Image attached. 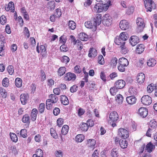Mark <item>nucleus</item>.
I'll return each mask as SVG.
<instances>
[{
	"instance_id": "1",
	"label": "nucleus",
	"mask_w": 157,
	"mask_h": 157,
	"mask_svg": "<svg viewBox=\"0 0 157 157\" xmlns=\"http://www.w3.org/2000/svg\"><path fill=\"white\" fill-rule=\"evenodd\" d=\"M136 23L137 25V31L138 32H142L145 25L143 19L140 17H138L136 20Z\"/></svg>"
},
{
	"instance_id": "2",
	"label": "nucleus",
	"mask_w": 157,
	"mask_h": 157,
	"mask_svg": "<svg viewBox=\"0 0 157 157\" xmlns=\"http://www.w3.org/2000/svg\"><path fill=\"white\" fill-rule=\"evenodd\" d=\"M102 23L106 26L110 25L112 21L111 17L109 14H105L103 17Z\"/></svg>"
},
{
	"instance_id": "3",
	"label": "nucleus",
	"mask_w": 157,
	"mask_h": 157,
	"mask_svg": "<svg viewBox=\"0 0 157 157\" xmlns=\"http://www.w3.org/2000/svg\"><path fill=\"white\" fill-rule=\"evenodd\" d=\"M118 135L124 139L128 138L129 136L128 132L123 128H120L119 129Z\"/></svg>"
},
{
	"instance_id": "4",
	"label": "nucleus",
	"mask_w": 157,
	"mask_h": 157,
	"mask_svg": "<svg viewBox=\"0 0 157 157\" xmlns=\"http://www.w3.org/2000/svg\"><path fill=\"white\" fill-rule=\"evenodd\" d=\"M141 101L144 105H148L151 103L152 100L151 98L149 96L145 95L142 97Z\"/></svg>"
},
{
	"instance_id": "5",
	"label": "nucleus",
	"mask_w": 157,
	"mask_h": 157,
	"mask_svg": "<svg viewBox=\"0 0 157 157\" xmlns=\"http://www.w3.org/2000/svg\"><path fill=\"white\" fill-rule=\"evenodd\" d=\"M94 9L95 11L100 13L103 10H106V6H105V5L98 3L95 5Z\"/></svg>"
},
{
	"instance_id": "6",
	"label": "nucleus",
	"mask_w": 157,
	"mask_h": 157,
	"mask_svg": "<svg viewBox=\"0 0 157 157\" xmlns=\"http://www.w3.org/2000/svg\"><path fill=\"white\" fill-rule=\"evenodd\" d=\"M146 3L145 4V7L147 9V11L151 12L152 9H155L153 6L155 4L152 0H146Z\"/></svg>"
},
{
	"instance_id": "7",
	"label": "nucleus",
	"mask_w": 157,
	"mask_h": 157,
	"mask_svg": "<svg viewBox=\"0 0 157 157\" xmlns=\"http://www.w3.org/2000/svg\"><path fill=\"white\" fill-rule=\"evenodd\" d=\"M110 120H109L108 122L111 123V122H114L117 121L118 119V115L117 112L113 111L112 112L109 116Z\"/></svg>"
},
{
	"instance_id": "8",
	"label": "nucleus",
	"mask_w": 157,
	"mask_h": 157,
	"mask_svg": "<svg viewBox=\"0 0 157 157\" xmlns=\"http://www.w3.org/2000/svg\"><path fill=\"white\" fill-rule=\"evenodd\" d=\"M76 76L75 74L68 72L65 75L64 78L67 81H74L76 79Z\"/></svg>"
},
{
	"instance_id": "9",
	"label": "nucleus",
	"mask_w": 157,
	"mask_h": 157,
	"mask_svg": "<svg viewBox=\"0 0 157 157\" xmlns=\"http://www.w3.org/2000/svg\"><path fill=\"white\" fill-rule=\"evenodd\" d=\"M137 81L140 84H143L145 79V76L144 74L142 72L138 74L137 77Z\"/></svg>"
},
{
	"instance_id": "10",
	"label": "nucleus",
	"mask_w": 157,
	"mask_h": 157,
	"mask_svg": "<svg viewBox=\"0 0 157 157\" xmlns=\"http://www.w3.org/2000/svg\"><path fill=\"white\" fill-rule=\"evenodd\" d=\"M139 115L143 118L146 117L148 114V110L144 107H141L138 110Z\"/></svg>"
},
{
	"instance_id": "11",
	"label": "nucleus",
	"mask_w": 157,
	"mask_h": 157,
	"mask_svg": "<svg viewBox=\"0 0 157 157\" xmlns=\"http://www.w3.org/2000/svg\"><path fill=\"white\" fill-rule=\"evenodd\" d=\"M120 27L123 30H126L129 28V24L126 20H122L120 23Z\"/></svg>"
},
{
	"instance_id": "12",
	"label": "nucleus",
	"mask_w": 157,
	"mask_h": 157,
	"mask_svg": "<svg viewBox=\"0 0 157 157\" xmlns=\"http://www.w3.org/2000/svg\"><path fill=\"white\" fill-rule=\"evenodd\" d=\"M95 23L93 22V20L91 21H87L85 23L86 27L88 29L93 28L95 30L96 29L97 25Z\"/></svg>"
},
{
	"instance_id": "13",
	"label": "nucleus",
	"mask_w": 157,
	"mask_h": 157,
	"mask_svg": "<svg viewBox=\"0 0 157 157\" xmlns=\"http://www.w3.org/2000/svg\"><path fill=\"white\" fill-rule=\"evenodd\" d=\"M139 42V39L136 36H131L129 40V43L132 46L136 45Z\"/></svg>"
},
{
	"instance_id": "14",
	"label": "nucleus",
	"mask_w": 157,
	"mask_h": 157,
	"mask_svg": "<svg viewBox=\"0 0 157 157\" xmlns=\"http://www.w3.org/2000/svg\"><path fill=\"white\" fill-rule=\"evenodd\" d=\"M126 101L129 105H132L135 104L136 101V98L135 96H128L126 98Z\"/></svg>"
},
{
	"instance_id": "15",
	"label": "nucleus",
	"mask_w": 157,
	"mask_h": 157,
	"mask_svg": "<svg viewBox=\"0 0 157 157\" xmlns=\"http://www.w3.org/2000/svg\"><path fill=\"white\" fill-rule=\"evenodd\" d=\"M125 82L123 80L120 79L117 80L115 83V86L118 89H121L123 88L125 86Z\"/></svg>"
},
{
	"instance_id": "16",
	"label": "nucleus",
	"mask_w": 157,
	"mask_h": 157,
	"mask_svg": "<svg viewBox=\"0 0 157 157\" xmlns=\"http://www.w3.org/2000/svg\"><path fill=\"white\" fill-rule=\"evenodd\" d=\"M101 14L98 13L96 15L95 17L94 18L93 22L95 23V24L97 25H99L101 23Z\"/></svg>"
},
{
	"instance_id": "17",
	"label": "nucleus",
	"mask_w": 157,
	"mask_h": 157,
	"mask_svg": "<svg viewBox=\"0 0 157 157\" xmlns=\"http://www.w3.org/2000/svg\"><path fill=\"white\" fill-rule=\"evenodd\" d=\"M96 144V141L94 139H90L87 140V145L89 147L93 150L95 147Z\"/></svg>"
},
{
	"instance_id": "18",
	"label": "nucleus",
	"mask_w": 157,
	"mask_h": 157,
	"mask_svg": "<svg viewBox=\"0 0 157 157\" xmlns=\"http://www.w3.org/2000/svg\"><path fill=\"white\" fill-rule=\"evenodd\" d=\"M97 54V50L93 48H90L88 56L90 57H95Z\"/></svg>"
},
{
	"instance_id": "19",
	"label": "nucleus",
	"mask_w": 157,
	"mask_h": 157,
	"mask_svg": "<svg viewBox=\"0 0 157 157\" xmlns=\"http://www.w3.org/2000/svg\"><path fill=\"white\" fill-rule=\"evenodd\" d=\"M29 98V96L27 94H23L20 95V100L23 105H25Z\"/></svg>"
},
{
	"instance_id": "20",
	"label": "nucleus",
	"mask_w": 157,
	"mask_h": 157,
	"mask_svg": "<svg viewBox=\"0 0 157 157\" xmlns=\"http://www.w3.org/2000/svg\"><path fill=\"white\" fill-rule=\"evenodd\" d=\"M38 111L36 109H33L31 113V119L32 121H34L36 118L37 115V114Z\"/></svg>"
},
{
	"instance_id": "21",
	"label": "nucleus",
	"mask_w": 157,
	"mask_h": 157,
	"mask_svg": "<svg viewBox=\"0 0 157 157\" xmlns=\"http://www.w3.org/2000/svg\"><path fill=\"white\" fill-rule=\"evenodd\" d=\"M40 51L39 50L38 45H37L36 47V51L38 53H39L40 52L41 54L43 56L47 52L46 49L44 45H41L40 47Z\"/></svg>"
},
{
	"instance_id": "22",
	"label": "nucleus",
	"mask_w": 157,
	"mask_h": 157,
	"mask_svg": "<svg viewBox=\"0 0 157 157\" xmlns=\"http://www.w3.org/2000/svg\"><path fill=\"white\" fill-rule=\"evenodd\" d=\"M119 64H122V65L127 67L129 64L128 60L125 58L122 57L119 59Z\"/></svg>"
},
{
	"instance_id": "23",
	"label": "nucleus",
	"mask_w": 157,
	"mask_h": 157,
	"mask_svg": "<svg viewBox=\"0 0 157 157\" xmlns=\"http://www.w3.org/2000/svg\"><path fill=\"white\" fill-rule=\"evenodd\" d=\"M49 99L47 100H49V101H51L52 103H56L58 100L57 97L54 94H51L49 96Z\"/></svg>"
},
{
	"instance_id": "24",
	"label": "nucleus",
	"mask_w": 157,
	"mask_h": 157,
	"mask_svg": "<svg viewBox=\"0 0 157 157\" xmlns=\"http://www.w3.org/2000/svg\"><path fill=\"white\" fill-rule=\"evenodd\" d=\"M114 42L116 44L118 45H120V46L124 45V44L125 43L124 40H122L120 38L119 39V38L117 36L116 38L114 40Z\"/></svg>"
},
{
	"instance_id": "25",
	"label": "nucleus",
	"mask_w": 157,
	"mask_h": 157,
	"mask_svg": "<svg viewBox=\"0 0 157 157\" xmlns=\"http://www.w3.org/2000/svg\"><path fill=\"white\" fill-rule=\"evenodd\" d=\"M144 50V46L143 44H140L137 46L136 52L138 54H141Z\"/></svg>"
},
{
	"instance_id": "26",
	"label": "nucleus",
	"mask_w": 157,
	"mask_h": 157,
	"mask_svg": "<svg viewBox=\"0 0 157 157\" xmlns=\"http://www.w3.org/2000/svg\"><path fill=\"white\" fill-rule=\"evenodd\" d=\"M61 103L64 105H67L69 103L68 98L65 95L61 96Z\"/></svg>"
},
{
	"instance_id": "27",
	"label": "nucleus",
	"mask_w": 157,
	"mask_h": 157,
	"mask_svg": "<svg viewBox=\"0 0 157 157\" xmlns=\"http://www.w3.org/2000/svg\"><path fill=\"white\" fill-rule=\"evenodd\" d=\"M116 100L118 104H122L124 100L123 96L121 94H117L116 97Z\"/></svg>"
},
{
	"instance_id": "28",
	"label": "nucleus",
	"mask_w": 157,
	"mask_h": 157,
	"mask_svg": "<svg viewBox=\"0 0 157 157\" xmlns=\"http://www.w3.org/2000/svg\"><path fill=\"white\" fill-rule=\"evenodd\" d=\"M119 144L121 147L124 149L127 147L128 143L125 139H124V140L121 139L119 141Z\"/></svg>"
},
{
	"instance_id": "29",
	"label": "nucleus",
	"mask_w": 157,
	"mask_h": 157,
	"mask_svg": "<svg viewBox=\"0 0 157 157\" xmlns=\"http://www.w3.org/2000/svg\"><path fill=\"white\" fill-rule=\"evenodd\" d=\"M22 121L23 123L29 124L30 123V117L27 114L24 115L22 118Z\"/></svg>"
},
{
	"instance_id": "30",
	"label": "nucleus",
	"mask_w": 157,
	"mask_h": 157,
	"mask_svg": "<svg viewBox=\"0 0 157 157\" xmlns=\"http://www.w3.org/2000/svg\"><path fill=\"white\" fill-rule=\"evenodd\" d=\"M80 39L82 41H86L88 39V36L84 33H80L79 35Z\"/></svg>"
},
{
	"instance_id": "31",
	"label": "nucleus",
	"mask_w": 157,
	"mask_h": 157,
	"mask_svg": "<svg viewBox=\"0 0 157 157\" xmlns=\"http://www.w3.org/2000/svg\"><path fill=\"white\" fill-rule=\"evenodd\" d=\"M155 147L154 145H153L151 142L147 144L146 147L145 149L148 152L150 153L152 151V150Z\"/></svg>"
},
{
	"instance_id": "32",
	"label": "nucleus",
	"mask_w": 157,
	"mask_h": 157,
	"mask_svg": "<svg viewBox=\"0 0 157 157\" xmlns=\"http://www.w3.org/2000/svg\"><path fill=\"white\" fill-rule=\"evenodd\" d=\"M84 139V136L82 134H78L75 137V140L78 142H82Z\"/></svg>"
},
{
	"instance_id": "33",
	"label": "nucleus",
	"mask_w": 157,
	"mask_h": 157,
	"mask_svg": "<svg viewBox=\"0 0 157 157\" xmlns=\"http://www.w3.org/2000/svg\"><path fill=\"white\" fill-rule=\"evenodd\" d=\"M89 128L87 123H82L80 125V128L83 131H86Z\"/></svg>"
},
{
	"instance_id": "34",
	"label": "nucleus",
	"mask_w": 157,
	"mask_h": 157,
	"mask_svg": "<svg viewBox=\"0 0 157 157\" xmlns=\"http://www.w3.org/2000/svg\"><path fill=\"white\" fill-rule=\"evenodd\" d=\"M66 72V68L65 67H60L58 71V74L61 76L63 75Z\"/></svg>"
},
{
	"instance_id": "35",
	"label": "nucleus",
	"mask_w": 157,
	"mask_h": 157,
	"mask_svg": "<svg viewBox=\"0 0 157 157\" xmlns=\"http://www.w3.org/2000/svg\"><path fill=\"white\" fill-rule=\"evenodd\" d=\"M119 38V39H121L124 40V41L126 40L128 36H127V33L125 32H122L121 33L119 36H117Z\"/></svg>"
},
{
	"instance_id": "36",
	"label": "nucleus",
	"mask_w": 157,
	"mask_h": 157,
	"mask_svg": "<svg viewBox=\"0 0 157 157\" xmlns=\"http://www.w3.org/2000/svg\"><path fill=\"white\" fill-rule=\"evenodd\" d=\"M69 127L67 125H64L62 128L61 132L63 135H66L68 132Z\"/></svg>"
},
{
	"instance_id": "37",
	"label": "nucleus",
	"mask_w": 157,
	"mask_h": 157,
	"mask_svg": "<svg viewBox=\"0 0 157 157\" xmlns=\"http://www.w3.org/2000/svg\"><path fill=\"white\" fill-rule=\"evenodd\" d=\"M48 8L50 10H53L55 7V3L54 1H51L48 3Z\"/></svg>"
},
{
	"instance_id": "38",
	"label": "nucleus",
	"mask_w": 157,
	"mask_h": 157,
	"mask_svg": "<svg viewBox=\"0 0 157 157\" xmlns=\"http://www.w3.org/2000/svg\"><path fill=\"white\" fill-rule=\"evenodd\" d=\"M156 63V61L153 59H150L147 62V64L149 67H153Z\"/></svg>"
},
{
	"instance_id": "39",
	"label": "nucleus",
	"mask_w": 157,
	"mask_h": 157,
	"mask_svg": "<svg viewBox=\"0 0 157 157\" xmlns=\"http://www.w3.org/2000/svg\"><path fill=\"white\" fill-rule=\"evenodd\" d=\"M68 25L70 29L74 30L76 28L75 23L73 21H70L68 23Z\"/></svg>"
},
{
	"instance_id": "40",
	"label": "nucleus",
	"mask_w": 157,
	"mask_h": 157,
	"mask_svg": "<svg viewBox=\"0 0 157 157\" xmlns=\"http://www.w3.org/2000/svg\"><path fill=\"white\" fill-rule=\"evenodd\" d=\"M15 83L16 86L17 87H21L22 85V80L21 78H17L15 80Z\"/></svg>"
},
{
	"instance_id": "41",
	"label": "nucleus",
	"mask_w": 157,
	"mask_h": 157,
	"mask_svg": "<svg viewBox=\"0 0 157 157\" xmlns=\"http://www.w3.org/2000/svg\"><path fill=\"white\" fill-rule=\"evenodd\" d=\"M118 89L116 87V86H115L110 88V93L112 95H114L117 92Z\"/></svg>"
},
{
	"instance_id": "42",
	"label": "nucleus",
	"mask_w": 157,
	"mask_h": 157,
	"mask_svg": "<svg viewBox=\"0 0 157 157\" xmlns=\"http://www.w3.org/2000/svg\"><path fill=\"white\" fill-rule=\"evenodd\" d=\"M10 136L11 140L13 142H17L18 140V138L16 134L13 133H10Z\"/></svg>"
},
{
	"instance_id": "43",
	"label": "nucleus",
	"mask_w": 157,
	"mask_h": 157,
	"mask_svg": "<svg viewBox=\"0 0 157 157\" xmlns=\"http://www.w3.org/2000/svg\"><path fill=\"white\" fill-rule=\"evenodd\" d=\"M43 151L42 150L40 149H37L36 150V153L33 154L34 156H38V157H43Z\"/></svg>"
},
{
	"instance_id": "44",
	"label": "nucleus",
	"mask_w": 157,
	"mask_h": 157,
	"mask_svg": "<svg viewBox=\"0 0 157 157\" xmlns=\"http://www.w3.org/2000/svg\"><path fill=\"white\" fill-rule=\"evenodd\" d=\"M149 124L150 126L149 128H150L152 129L156 128L157 126V124L156 121L154 120H151Z\"/></svg>"
},
{
	"instance_id": "45",
	"label": "nucleus",
	"mask_w": 157,
	"mask_h": 157,
	"mask_svg": "<svg viewBox=\"0 0 157 157\" xmlns=\"http://www.w3.org/2000/svg\"><path fill=\"white\" fill-rule=\"evenodd\" d=\"M155 86H154L153 84H150L147 86V91L149 93H151L154 89H155Z\"/></svg>"
},
{
	"instance_id": "46",
	"label": "nucleus",
	"mask_w": 157,
	"mask_h": 157,
	"mask_svg": "<svg viewBox=\"0 0 157 157\" xmlns=\"http://www.w3.org/2000/svg\"><path fill=\"white\" fill-rule=\"evenodd\" d=\"M50 133L51 136L55 139H57L58 137L57 134L56 133V131L54 130V129L52 128L50 129Z\"/></svg>"
},
{
	"instance_id": "47",
	"label": "nucleus",
	"mask_w": 157,
	"mask_h": 157,
	"mask_svg": "<svg viewBox=\"0 0 157 157\" xmlns=\"http://www.w3.org/2000/svg\"><path fill=\"white\" fill-rule=\"evenodd\" d=\"M77 43V47L78 50H81L83 48V45L82 44L81 42H80L78 40H77L76 41H75L74 44H76Z\"/></svg>"
},
{
	"instance_id": "48",
	"label": "nucleus",
	"mask_w": 157,
	"mask_h": 157,
	"mask_svg": "<svg viewBox=\"0 0 157 157\" xmlns=\"http://www.w3.org/2000/svg\"><path fill=\"white\" fill-rule=\"evenodd\" d=\"M2 84L5 87H8L9 85L8 78H4L2 80Z\"/></svg>"
},
{
	"instance_id": "49",
	"label": "nucleus",
	"mask_w": 157,
	"mask_h": 157,
	"mask_svg": "<svg viewBox=\"0 0 157 157\" xmlns=\"http://www.w3.org/2000/svg\"><path fill=\"white\" fill-rule=\"evenodd\" d=\"M111 155L112 157H118L119 155L117 150L113 149L111 152Z\"/></svg>"
},
{
	"instance_id": "50",
	"label": "nucleus",
	"mask_w": 157,
	"mask_h": 157,
	"mask_svg": "<svg viewBox=\"0 0 157 157\" xmlns=\"http://www.w3.org/2000/svg\"><path fill=\"white\" fill-rule=\"evenodd\" d=\"M98 63L101 65H103L105 63L104 58L102 55H100L98 59Z\"/></svg>"
},
{
	"instance_id": "51",
	"label": "nucleus",
	"mask_w": 157,
	"mask_h": 157,
	"mask_svg": "<svg viewBox=\"0 0 157 157\" xmlns=\"http://www.w3.org/2000/svg\"><path fill=\"white\" fill-rule=\"evenodd\" d=\"M117 62V59L115 57L113 58L111 60L110 64L111 65L114 67L116 65Z\"/></svg>"
},
{
	"instance_id": "52",
	"label": "nucleus",
	"mask_w": 157,
	"mask_h": 157,
	"mask_svg": "<svg viewBox=\"0 0 157 157\" xmlns=\"http://www.w3.org/2000/svg\"><path fill=\"white\" fill-rule=\"evenodd\" d=\"M61 14V10L59 9H57L54 15L56 17L59 18L60 17Z\"/></svg>"
},
{
	"instance_id": "53",
	"label": "nucleus",
	"mask_w": 157,
	"mask_h": 157,
	"mask_svg": "<svg viewBox=\"0 0 157 157\" xmlns=\"http://www.w3.org/2000/svg\"><path fill=\"white\" fill-rule=\"evenodd\" d=\"M20 135L24 138L27 137V130L25 129H21L20 132Z\"/></svg>"
},
{
	"instance_id": "54",
	"label": "nucleus",
	"mask_w": 157,
	"mask_h": 157,
	"mask_svg": "<svg viewBox=\"0 0 157 157\" xmlns=\"http://www.w3.org/2000/svg\"><path fill=\"white\" fill-rule=\"evenodd\" d=\"M45 104L44 103H41L40 104L39 108H38V111L39 112H40V113H43L44 111Z\"/></svg>"
},
{
	"instance_id": "55",
	"label": "nucleus",
	"mask_w": 157,
	"mask_h": 157,
	"mask_svg": "<svg viewBox=\"0 0 157 157\" xmlns=\"http://www.w3.org/2000/svg\"><path fill=\"white\" fill-rule=\"evenodd\" d=\"M52 104L49 100H47L46 101V108L48 110L51 109L52 106Z\"/></svg>"
},
{
	"instance_id": "56",
	"label": "nucleus",
	"mask_w": 157,
	"mask_h": 157,
	"mask_svg": "<svg viewBox=\"0 0 157 157\" xmlns=\"http://www.w3.org/2000/svg\"><path fill=\"white\" fill-rule=\"evenodd\" d=\"M7 70L9 73L12 75L14 72L13 67L12 65H10L7 68Z\"/></svg>"
},
{
	"instance_id": "57",
	"label": "nucleus",
	"mask_w": 157,
	"mask_h": 157,
	"mask_svg": "<svg viewBox=\"0 0 157 157\" xmlns=\"http://www.w3.org/2000/svg\"><path fill=\"white\" fill-rule=\"evenodd\" d=\"M8 6L9 7L10 9L11 12H14L15 9L14 4L13 2H10L8 4Z\"/></svg>"
},
{
	"instance_id": "58",
	"label": "nucleus",
	"mask_w": 157,
	"mask_h": 157,
	"mask_svg": "<svg viewBox=\"0 0 157 157\" xmlns=\"http://www.w3.org/2000/svg\"><path fill=\"white\" fill-rule=\"evenodd\" d=\"M119 65L118 66V69L119 71L121 72H123L125 71V68L126 67L122 65V64H119Z\"/></svg>"
},
{
	"instance_id": "59",
	"label": "nucleus",
	"mask_w": 157,
	"mask_h": 157,
	"mask_svg": "<svg viewBox=\"0 0 157 157\" xmlns=\"http://www.w3.org/2000/svg\"><path fill=\"white\" fill-rule=\"evenodd\" d=\"M0 22L2 25H4L6 23V18L5 16L2 15L1 17Z\"/></svg>"
},
{
	"instance_id": "60",
	"label": "nucleus",
	"mask_w": 157,
	"mask_h": 157,
	"mask_svg": "<svg viewBox=\"0 0 157 157\" xmlns=\"http://www.w3.org/2000/svg\"><path fill=\"white\" fill-rule=\"evenodd\" d=\"M146 63V62L144 60V59L142 58L139 60V62L138 63V65L140 67L142 68L143 67V65Z\"/></svg>"
},
{
	"instance_id": "61",
	"label": "nucleus",
	"mask_w": 157,
	"mask_h": 157,
	"mask_svg": "<svg viewBox=\"0 0 157 157\" xmlns=\"http://www.w3.org/2000/svg\"><path fill=\"white\" fill-rule=\"evenodd\" d=\"M129 92L131 95H133L136 94L137 93L136 89L132 87L129 89Z\"/></svg>"
},
{
	"instance_id": "62",
	"label": "nucleus",
	"mask_w": 157,
	"mask_h": 157,
	"mask_svg": "<svg viewBox=\"0 0 157 157\" xmlns=\"http://www.w3.org/2000/svg\"><path fill=\"white\" fill-rule=\"evenodd\" d=\"M64 120L62 118H59L57 120V124L58 126L60 127L63 125Z\"/></svg>"
},
{
	"instance_id": "63",
	"label": "nucleus",
	"mask_w": 157,
	"mask_h": 157,
	"mask_svg": "<svg viewBox=\"0 0 157 157\" xmlns=\"http://www.w3.org/2000/svg\"><path fill=\"white\" fill-rule=\"evenodd\" d=\"M55 155L56 157H62L63 154L62 151L60 150L56 151L55 152Z\"/></svg>"
},
{
	"instance_id": "64",
	"label": "nucleus",
	"mask_w": 157,
	"mask_h": 157,
	"mask_svg": "<svg viewBox=\"0 0 157 157\" xmlns=\"http://www.w3.org/2000/svg\"><path fill=\"white\" fill-rule=\"evenodd\" d=\"M60 49L63 52H66L68 50V48L65 44H63L60 47Z\"/></svg>"
}]
</instances>
